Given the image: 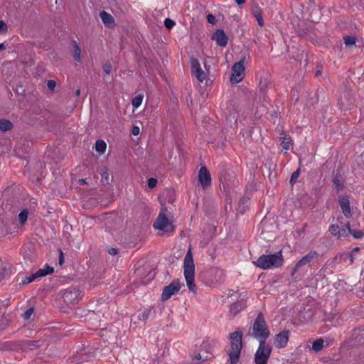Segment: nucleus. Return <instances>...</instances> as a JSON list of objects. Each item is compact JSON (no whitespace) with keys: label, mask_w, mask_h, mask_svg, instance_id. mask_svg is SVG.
I'll use <instances>...</instances> for the list:
<instances>
[{"label":"nucleus","mask_w":364,"mask_h":364,"mask_svg":"<svg viewBox=\"0 0 364 364\" xmlns=\"http://www.w3.org/2000/svg\"><path fill=\"white\" fill-rule=\"evenodd\" d=\"M242 337L243 333L241 331H236L230 334V348L227 353L230 364H237L239 361L242 348Z\"/></svg>","instance_id":"1"},{"label":"nucleus","mask_w":364,"mask_h":364,"mask_svg":"<svg viewBox=\"0 0 364 364\" xmlns=\"http://www.w3.org/2000/svg\"><path fill=\"white\" fill-rule=\"evenodd\" d=\"M183 274L188 289L196 293L197 287L195 284V264L191 249L189 248L183 260Z\"/></svg>","instance_id":"2"},{"label":"nucleus","mask_w":364,"mask_h":364,"mask_svg":"<svg viewBox=\"0 0 364 364\" xmlns=\"http://www.w3.org/2000/svg\"><path fill=\"white\" fill-rule=\"evenodd\" d=\"M283 262L282 251H279L274 254L262 255L253 262V264L262 269H269L278 268L282 265Z\"/></svg>","instance_id":"3"},{"label":"nucleus","mask_w":364,"mask_h":364,"mask_svg":"<svg viewBox=\"0 0 364 364\" xmlns=\"http://www.w3.org/2000/svg\"><path fill=\"white\" fill-rule=\"evenodd\" d=\"M270 335V331L265 321L264 315L262 312L257 316L253 325L252 336L259 342L266 341Z\"/></svg>","instance_id":"4"},{"label":"nucleus","mask_w":364,"mask_h":364,"mask_svg":"<svg viewBox=\"0 0 364 364\" xmlns=\"http://www.w3.org/2000/svg\"><path fill=\"white\" fill-rule=\"evenodd\" d=\"M167 211L166 208H163L157 216L155 222L153 224L154 228L156 230H162L166 232H173L174 227L171 222L169 221L165 212Z\"/></svg>","instance_id":"5"},{"label":"nucleus","mask_w":364,"mask_h":364,"mask_svg":"<svg viewBox=\"0 0 364 364\" xmlns=\"http://www.w3.org/2000/svg\"><path fill=\"white\" fill-rule=\"evenodd\" d=\"M338 223L333 224L329 227L328 231L337 239L348 237V231H350V223H343L338 219Z\"/></svg>","instance_id":"6"},{"label":"nucleus","mask_w":364,"mask_h":364,"mask_svg":"<svg viewBox=\"0 0 364 364\" xmlns=\"http://www.w3.org/2000/svg\"><path fill=\"white\" fill-rule=\"evenodd\" d=\"M245 58L243 57L238 62L235 63L232 68L231 82L238 83L242 80L245 72Z\"/></svg>","instance_id":"7"},{"label":"nucleus","mask_w":364,"mask_h":364,"mask_svg":"<svg viewBox=\"0 0 364 364\" xmlns=\"http://www.w3.org/2000/svg\"><path fill=\"white\" fill-rule=\"evenodd\" d=\"M82 297V292L75 287L68 288L63 294L64 301L72 305L77 304Z\"/></svg>","instance_id":"8"},{"label":"nucleus","mask_w":364,"mask_h":364,"mask_svg":"<svg viewBox=\"0 0 364 364\" xmlns=\"http://www.w3.org/2000/svg\"><path fill=\"white\" fill-rule=\"evenodd\" d=\"M181 286L182 283L179 279H173L168 285L164 287L161 300L165 301L169 299L173 295L180 291Z\"/></svg>","instance_id":"9"},{"label":"nucleus","mask_w":364,"mask_h":364,"mask_svg":"<svg viewBox=\"0 0 364 364\" xmlns=\"http://www.w3.org/2000/svg\"><path fill=\"white\" fill-rule=\"evenodd\" d=\"M54 268L46 264L44 268L38 269L36 273L31 274L30 276L25 277L21 283L23 284H28L34 282L36 279L45 277L46 275L53 273Z\"/></svg>","instance_id":"10"},{"label":"nucleus","mask_w":364,"mask_h":364,"mask_svg":"<svg viewBox=\"0 0 364 364\" xmlns=\"http://www.w3.org/2000/svg\"><path fill=\"white\" fill-rule=\"evenodd\" d=\"M198 181L203 189H206L211 184L210 171L205 166H202L199 169Z\"/></svg>","instance_id":"11"},{"label":"nucleus","mask_w":364,"mask_h":364,"mask_svg":"<svg viewBox=\"0 0 364 364\" xmlns=\"http://www.w3.org/2000/svg\"><path fill=\"white\" fill-rule=\"evenodd\" d=\"M338 204L344 216L346 218H350L352 217V210L350 208L349 197L347 196L339 197Z\"/></svg>","instance_id":"12"},{"label":"nucleus","mask_w":364,"mask_h":364,"mask_svg":"<svg viewBox=\"0 0 364 364\" xmlns=\"http://www.w3.org/2000/svg\"><path fill=\"white\" fill-rule=\"evenodd\" d=\"M289 338V331L284 330L275 335L274 345L278 348H284Z\"/></svg>","instance_id":"13"},{"label":"nucleus","mask_w":364,"mask_h":364,"mask_svg":"<svg viewBox=\"0 0 364 364\" xmlns=\"http://www.w3.org/2000/svg\"><path fill=\"white\" fill-rule=\"evenodd\" d=\"M191 72L199 82H202L205 79V74L197 59H192L191 60Z\"/></svg>","instance_id":"14"},{"label":"nucleus","mask_w":364,"mask_h":364,"mask_svg":"<svg viewBox=\"0 0 364 364\" xmlns=\"http://www.w3.org/2000/svg\"><path fill=\"white\" fill-rule=\"evenodd\" d=\"M318 256V254L316 251L311 250L310 252H308V254H306L299 261L297 262L294 267L295 270H297L301 267L311 262L313 259L317 258Z\"/></svg>","instance_id":"15"},{"label":"nucleus","mask_w":364,"mask_h":364,"mask_svg":"<svg viewBox=\"0 0 364 364\" xmlns=\"http://www.w3.org/2000/svg\"><path fill=\"white\" fill-rule=\"evenodd\" d=\"M272 352V347L266 341L259 342V347L256 350L255 355L269 358Z\"/></svg>","instance_id":"16"},{"label":"nucleus","mask_w":364,"mask_h":364,"mask_svg":"<svg viewBox=\"0 0 364 364\" xmlns=\"http://www.w3.org/2000/svg\"><path fill=\"white\" fill-rule=\"evenodd\" d=\"M212 39L219 46L225 47L228 44V38L223 29H218L213 36Z\"/></svg>","instance_id":"17"},{"label":"nucleus","mask_w":364,"mask_h":364,"mask_svg":"<svg viewBox=\"0 0 364 364\" xmlns=\"http://www.w3.org/2000/svg\"><path fill=\"white\" fill-rule=\"evenodd\" d=\"M247 306V300L244 299H241L240 300L233 303L230 306V311L233 315H237L239 312H240L242 309H244Z\"/></svg>","instance_id":"18"},{"label":"nucleus","mask_w":364,"mask_h":364,"mask_svg":"<svg viewBox=\"0 0 364 364\" xmlns=\"http://www.w3.org/2000/svg\"><path fill=\"white\" fill-rule=\"evenodd\" d=\"M100 16L103 23L106 26H107L109 28L114 26V25H115L114 19L111 14H109V13H107L105 11H100Z\"/></svg>","instance_id":"19"},{"label":"nucleus","mask_w":364,"mask_h":364,"mask_svg":"<svg viewBox=\"0 0 364 364\" xmlns=\"http://www.w3.org/2000/svg\"><path fill=\"white\" fill-rule=\"evenodd\" d=\"M337 191H341L345 187V180L341 175L336 174L332 181Z\"/></svg>","instance_id":"20"},{"label":"nucleus","mask_w":364,"mask_h":364,"mask_svg":"<svg viewBox=\"0 0 364 364\" xmlns=\"http://www.w3.org/2000/svg\"><path fill=\"white\" fill-rule=\"evenodd\" d=\"M253 15L254 17L256 18L258 25L260 27H262L264 26V20L262 18V11L259 6H256L253 10Z\"/></svg>","instance_id":"21"},{"label":"nucleus","mask_w":364,"mask_h":364,"mask_svg":"<svg viewBox=\"0 0 364 364\" xmlns=\"http://www.w3.org/2000/svg\"><path fill=\"white\" fill-rule=\"evenodd\" d=\"M333 259L334 261H337L338 259L339 261H346L347 259H349V264H352L354 262V255H353V253L341 254L339 255L336 256Z\"/></svg>","instance_id":"22"},{"label":"nucleus","mask_w":364,"mask_h":364,"mask_svg":"<svg viewBox=\"0 0 364 364\" xmlns=\"http://www.w3.org/2000/svg\"><path fill=\"white\" fill-rule=\"evenodd\" d=\"M280 145L283 150L288 151L290 149L291 139L289 136H284L280 138Z\"/></svg>","instance_id":"23"},{"label":"nucleus","mask_w":364,"mask_h":364,"mask_svg":"<svg viewBox=\"0 0 364 364\" xmlns=\"http://www.w3.org/2000/svg\"><path fill=\"white\" fill-rule=\"evenodd\" d=\"M107 144L103 140L98 139L96 141L95 149L100 154H104L105 152Z\"/></svg>","instance_id":"24"},{"label":"nucleus","mask_w":364,"mask_h":364,"mask_svg":"<svg viewBox=\"0 0 364 364\" xmlns=\"http://www.w3.org/2000/svg\"><path fill=\"white\" fill-rule=\"evenodd\" d=\"M324 341L323 338H318L312 343V349L314 352L318 353L323 348Z\"/></svg>","instance_id":"25"},{"label":"nucleus","mask_w":364,"mask_h":364,"mask_svg":"<svg viewBox=\"0 0 364 364\" xmlns=\"http://www.w3.org/2000/svg\"><path fill=\"white\" fill-rule=\"evenodd\" d=\"M74 43L73 58L76 62H80L81 60V50L76 41Z\"/></svg>","instance_id":"26"},{"label":"nucleus","mask_w":364,"mask_h":364,"mask_svg":"<svg viewBox=\"0 0 364 364\" xmlns=\"http://www.w3.org/2000/svg\"><path fill=\"white\" fill-rule=\"evenodd\" d=\"M13 127V124L7 119H0V129L1 131H9Z\"/></svg>","instance_id":"27"},{"label":"nucleus","mask_w":364,"mask_h":364,"mask_svg":"<svg viewBox=\"0 0 364 364\" xmlns=\"http://www.w3.org/2000/svg\"><path fill=\"white\" fill-rule=\"evenodd\" d=\"M144 95L142 94H139L136 96H135L132 100V107L135 109L139 107V106L142 103Z\"/></svg>","instance_id":"28"},{"label":"nucleus","mask_w":364,"mask_h":364,"mask_svg":"<svg viewBox=\"0 0 364 364\" xmlns=\"http://www.w3.org/2000/svg\"><path fill=\"white\" fill-rule=\"evenodd\" d=\"M151 311V309L150 308L144 309L141 313L139 314L138 318L140 321L146 322L149 317Z\"/></svg>","instance_id":"29"},{"label":"nucleus","mask_w":364,"mask_h":364,"mask_svg":"<svg viewBox=\"0 0 364 364\" xmlns=\"http://www.w3.org/2000/svg\"><path fill=\"white\" fill-rule=\"evenodd\" d=\"M343 41L346 46H351L355 44L356 38L352 36H346L343 37Z\"/></svg>","instance_id":"30"},{"label":"nucleus","mask_w":364,"mask_h":364,"mask_svg":"<svg viewBox=\"0 0 364 364\" xmlns=\"http://www.w3.org/2000/svg\"><path fill=\"white\" fill-rule=\"evenodd\" d=\"M28 212L27 209H23L21 211V213L18 214V220L21 223V224H23L26 223L28 218Z\"/></svg>","instance_id":"31"},{"label":"nucleus","mask_w":364,"mask_h":364,"mask_svg":"<svg viewBox=\"0 0 364 364\" xmlns=\"http://www.w3.org/2000/svg\"><path fill=\"white\" fill-rule=\"evenodd\" d=\"M352 235L356 239H360L364 236V233L360 230H352L348 231V235Z\"/></svg>","instance_id":"32"},{"label":"nucleus","mask_w":364,"mask_h":364,"mask_svg":"<svg viewBox=\"0 0 364 364\" xmlns=\"http://www.w3.org/2000/svg\"><path fill=\"white\" fill-rule=\"evenodd\" d=\"M269 358L260 357L255 355V364H267Z\"/></svg>","instance_id":"33"},{"label":"nucleus","mask_w":364,"mask_h":364,"mask_svg":"<svg viewBox=\"0 0 364 364\" xmlns=\"http://www.w3.org/2000/svg\"><path fill=\"white\" fill-rule=\"evenodd\" d=\"M175 22L168 18L164 20V25L168 29H171L175 26Z\"/></svg>","instance_id":"34"},{"label":"nucleus","mask_w":364,"mask_h":364,"mask_svg":"<svg viewBox=\"0 0 364 364\" xmlns=\"http://www.w3.org/2000/svg\"><path fill=\"white\" fill-rule=\"evenodd\" d=\"M299 170L298 169L296 171L292 173L289 182L291 184L294 183L296 181L297 178H299Z\"/></svg>","instance_id":"35"},{"label":"nucleus","mask_w":364,"mask_h":364,"mask_svg":"<svg viewBox=\"0 0 364 364\" xmlns=\"http://www.w3.org/2000/svg\"><path fill=\"white\" fill-rule=\"evenodd\" d=\"M33 311H34L33 308H29L28 309H27L23 314V318L26 320L29 319L31 318V315L33 314Z\"/></svg>","instance_id":"36"},{"label":"nucleus","mask_w":364,"mask_h":364,"mask_svg":"<svg viewBox=\"0 0 364 364\" xmlns=\"http://www.w3.org/2000/svg\"><path fill=\"white\" fill-rule=\"evenodd\" d=\"M102 69H103V71L106 73V74H109L111 70H112V65L111 64L109 63V62H107L103 64L102 65Z\"/></svg>","instance_id":"37"},{"label":"nucleus","mask_w":364,"mask_h":364,"mask_svg":"<svg viewBox=\"0 0 364 364\" xmlns=\"http://www.w3.org/2000/svg\"><path fill=\"white\" fill-rule=\"evenodd\" d=\"M102 182L108 183H109V173L107 170L103 171L101 173Z\"/></svg>","instance_id":"38"},{"label":"nucleus","mask_w":364,"mask_h":364,"mask_svg":"<svg viewBox=\"0 0 364 364\" xmlns=\"http://www.w3.org/2000/svg\"><path fill=\"white\" fill-rule=\"evenodd\" d=\"M157 184V180L154 178H150L148 179V186L149 188H154Z\"/></svg>","instance_id":"39"},{"label":"nucleus","mask_w":364,"mask_h":364,"mask_svg":"<svg viewBox=\"0 0 364 364\" xmlns=\"http://www.w3.org/2000/svg\"><path fill=\"white\" fill-rule=\"evenodd\" d=\"M7 30H8V26H7L6 23L3 21H0V33L6 32Z\"/></svg>","instance_id":"40"},{"label":"nucleus","mask_w":364,"mask_h":364,"mask_svg":"<svg viewBox=\"0 0 364 364\" xmlns=\"http://www.w3.org/2000/svg\"><path fill=\"white\" fill-rule=\"evenodd\" d=\"M47 85L49 90H53L56 86V82L55 80H50L48 81Z\"/></svg>","instance_id":"41"},{"label":"nucleus","mask_w":364,"mask_h":364,"mask_svg":"<svg viewBox=\"0 0 364 364\" xmlns=\"http://www.w3.org/2000/svg\"><path fill=\"white\" fill-rule=\"evenodd\" d=\"M207 21L212 24H214L215 22V17L213 14H208L207 15Z\"/></svg>","instance_id":"42"},{"label":"nucleus","mask_w":364,"mask_h":364,"mask_svg":"<svg viewBox=\"0 0 364 364\" xmlns=\"http://www.w3.org/2000/svg\"><path fill=\"white\" fill-rule=\"evenodd\" d=\"M208 358V355H206L205 357H203L200 353H198L195 355V359L197 360H205Z\"/></svg>","instance_id":"43"},{"label":"nucleus","mask_w":364,"mask_h":364,"mask_svg":"<svg viewBox=\"0 0 364 364\" xmlns=\"http://www.w3.org/2000/svg\"><path fill=\"white\" fill-rule=\"evenodd\" d=\"M108 253L111 255H116L118 253V250L114 247L108 249Z\"/></svg>","instance_id":"44"},{"label":"nucleus","mask_w":364,"mask_h":364,"mask_svg":"<svg viewBox=\"0 0 364 364\" xmlns=\"http://www.w3.org/2000/svg\"><path fill=\"white\" fill-rule=\"evenodd\" d=\"M64 263V257L63 252L60 250V255H59V264L62 265Z\"/></svg>","instance_id":"45"},{"label":"nucleus","mask_w":364,"mask_h":364,"mask_svg":"<svg viewBox=\"0 0 364 364\" xmlns=\"http://www.w3.org/2000/svg\"><path fill=\"white\" fill-rule=\"evenodd\" d=\"M132 134L134 135H138L139 133V128L138 127H136L134 126L133 128H132Z\"/></svg>","instance_id":"46"},{"label":"nucleus","mask_w":364,"mask_h":364,"mask_svg":"<svg viewBox=\"0 0 364 364\" xmlns=\"http://www.w3.org/2000/svg\"><path fill=\"white\" fill-rule=\"evenodd\" d=\"M245 1H246V0H235V3H236L238 6H242V5H243V4L245 3Z\"/></svg>","instance_id":"47"},{"label":"nucleus","mask_w":364,"mask_h":364,"mask_svg":"<svg viewBox=\"0 0 364 364\" xmlns=\"http://www.w3.org/2000/svg\"><path fill=\"white\" fill-rule=\"evenodd\" d=\"M359 252V247H355L350 253H353V255H355L356 253Z\"/></svg>","instance_id":"48"},{"label":"nucleus","mask_w":364,"mask_h":364,"mask_svg":"<svg viewBox=\"0 0 364 364\" xmlns=\"http://www.w3.org/2000/svg\"><path fill=\"white\" fill-rule=\"evenodd\" d=\"M6 48V46L4 43H0V50H4Z\"/></svg>","instance_id":"49"},{"label":"nucleus","mask_w":364,"mask_h":364,"mask_svg":"<svg viewBox=\"0 0 364 364\" xmlns=\"http://www.w3.org/2000/svg\"><path fill=\"white\" fill-rule=\"evenodd\" d=\"M75 94H76V95H77V96L80 95V89H77V90L75 91Z\"/></svg>","instance_id":"50"},{"label":"nucleus","mask_w":364,"mask_h":364,"mask_svg":"<svg viewBox=\"0 0 364 364\" xmlns=\"http://www.w3.org/2000/svg\"><path fill=\"white\" fill-rule=\"evenodd\" d=\"M80 183H81V184L86 183V182H85V179L80 180Z\"/></svg>","instance_id":"51"}]
</instances>
